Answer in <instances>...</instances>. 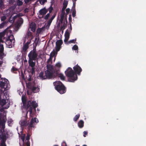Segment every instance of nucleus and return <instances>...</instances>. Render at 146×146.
Segmentation results:
<instances>
[{"label": "nucleus", "mask_w": 146, "mask_h": 146, "mask_svg": "<svg viewBox=\"0 0 146 146\" xmlns=\"http://www.w3.org/2000/svg\"><path fill=\"white\" fill-rule=\"evenodd\" d=\"M22 100L23 106L25 108L27 109L29 108V111L30 116L33 117V115L35 114L36 113V108L37 107L38 105L35 101H29L27 102L26 98L23 96L22 97Z\"/></svg>", "instance_id": "obj_1"}, {"label": "nucleus", "mask_w": 146, "mask_h": 146, "mask_svg": "<svg viewBox=\"0 0 146 146\" xmlns=\"http://www.w3.org/2000/svg\"><path fill=\"white\" fill-rule=\"evenodd\" d=\"M66 76L68 77V80L70 82H73L77 79V76L72 69L69 67L65 72Z\"/></svg>", "instance_id": "obj_2"}, {"label": "nucleus", "mask_w": 146, "mask_h": 146, "mask_svg": "<svg viewBox=\"0 0 146 146\" xmlns=\"http://www.w3.org/2000/svg\"><path fill=\"white\" fill-rule=\"evenodd\" d=\"M55 85V89L60 94H62L65 93L66 91V88L64 84L60 81H58Z\"/></svg>", "instance_id": "obj_3"}, {"label": "nucleus", "mask_w": 146, "mask_h": 146, "mask_svg": "<svg viewBox=\"0 0 146 146\" xmlns=\"http://www.w3.org/2000/svg\"><path fill=\"white\" fill-rule=\"evenodd\" d=\"M27 87L30 89L34 93H36L39 91V86L34 82H29L27 84Z\"/></svg>", "instance_id": "obj_4"}, {"label": "nucleus", "mask_w": 146, "mask_h": 146, "mask_svg": "<svg viewBox=\"0 0 146 146\" xmlns=\"http://www.w3.org/2000/svg\"><path fill=\"white\" fill-rule=\"evenodd\" d=\"M54 73V72L46 70L45 71L44 75V72H41L39 74V76L41 79H50L52 77Z\"/></svg>", "instance_id": "obj_5"}, {"label": "nucleus", "mask_w": 146, "mask_h": 146, "mask_svg": "<svg viewBox=\"0 0 146 146\" xmlns=\"http://www.w3.org/2000/svg\"><path fill=\"white\" fill-rule=\"evenodd\" d=\"M29 59L35 60L37 59L38 54L36 50V47H34L33 50H31L28 55Z\"/></svg>", "instance_id": "obj_6"}, {"label": "nucleus", "mask_w": 146, "mask_h": 146, "mask_svg": "<svg viewBox=\"0 0 146 146\" xmlns=\"http://www.w3.org/2000/svg\"><path fill=\"white\" fill-rule=\"evenodd\" d=\"M15 42V40L13 36L11 35L8 37L5 43L8 46V47L11 48L13 46H14Z\"/></svg>", "instance_id": "obj_7"}, {"label": "nucleus", "mask_w": 146, "mask_h": 146, "mask_svg": "<svg viewBox=\"0 0 146 146\" xmlns=\"http://www.w3.org/2000/svg\"><path fill=\"white\" fill-rule=\"evenodd\" d=\"M8 135L7 133H2V134H0V140H1V146H6L5 142L8 138Z\"/></svg>", "instance_id": "obj_8"}, {"label": "nucleus", "mask_w": 146, "mask_h": 146, "mask_svg": "<svg viewBox=\"0 0 146 146\" xmlns=\"http://www.w3.org/2000/svg\"><path fill=\"white\" fill-rule=\"evenodd\" d=\"M75 74L80 75L82 70L81 68L78 64L75 65L73 68Z\"/></svg>", "instance_id": "obj_9"}, {"label": "nucleus", "mask_w": 146, "mask_h": 146, "mask_svg": "<svg viewBox=\"0 0 146 146\" xmlns=\"http://www.w3.org/2000/svg\"><path fill=\"white\" fill-rule=\"evenodd\" d=\"M63 42L62 40L60 39L57 41L56 43V47H55L56 50V52H58L60 50L61 45L62 43Z\"/></svg>", "instance_id": "obj_10"}, {"label": "nucleus", "mask_w": 146, "mask_h": 146, "mask_svg": "<svg viewBox=\"0 0 146 146\" xmlns=\"http://www.w3.org/2000/svg\"><path fill=\"white\" fill-rule=\"evenodd\" d=\"M38 122V119L36 117L33 118L31 119L30 124L28 125L29 128L30 127H34V125L35 123H37Z\"/></svg>", "instance_id": "obj_11"}, {"label": "nucleus", "mask_w": 146, "mask_h": 146, "mask_svg": "<svg viewBox=\"0 0 146 146\" xmlns=\"http://www.w3.org/2000/svg\"><path fill=\"white\" fill-rule=\"evenodd\" d=\"M30 135L29 133L27 135L26 139L25 140V143L23 145V146H30V142L29 141Z\"/></svg>", "instance_id": "obj_12"}, {"label": "nucleus", "mask_w": 146, "mask_h": 146, "mask_svg": "<svg viewBox=\"0 0 146 146\" xmlns=\"http://www.w3.org/2000/svg\"><path fill=\"white\" fill-rule=\"evenodd\" d=\"M33 60H30V59H29L28 60L29 66L31 67H34L36 64L35 62H33Z\"/></svg>", "instance_id": "obj_13"}, {"label": "nucleus", "mask_w": 146, "mask_h": 146, "mask_svg": "<svg viewBox=\"0 0 146 146\" xmlns=\"http://www.w3.org/2000/svg\"><path fill=\"white\" fill-rule=\"evenodd\" d=\"M4 47L3 45L2 44H0V57H1L4 55Z\"/></svg>", "instance_id": "obj_14"}, {"label": "nucleus", "mask_w": 146, "mask_h": 146, "mask_svg": "<svg viewBox=\"0 0 146 146\" xmlns=\"http://www.w3.org/2000/svg\"><path fill=\"white\" fill-rule=\"evenodd\" d=\"M6 119H5V118H3V121L1 123L0 127L1 126L2 129H3V132H4V129L5 128V123L6 122Z\"/></svg>", "instance_id": "obj_15"}, {"label": "nucleus", "mask_w": 146, "mask_h": 146, "mask_svg": "<svg viewBox=\"0 0 146 146\" xmlns=\"http://www.w3.org/2000/svg\"><path fill=\"white\" fill-rule=\"evenodd\" d=\"M47 11H48L45 8H44L40 9L39 12L41 15H45Z\"/></svg>", "instance_id": "obj_16"}, {"label": "nucleus", "mask_w": 146, "mask_h": 146, "mask_svg": "<svg viewBox=\"0 0 146 146\" xmlns=\"http://www.w3.org/2000/svg\"><path fill=\"white\" fill-rule=\"evenodd\" d=\"M7 79H4V81H1L0 82V87L1 88H4L5 84L7 82Z\"/></svg>", "instance_id": "obj_17"}, {"label": "nucleus", "mask_w": 146, "mask_h": 146, "mask_svg": "<svg viewBox=\"0 0 146 146\" xmlns=\"http://www.w3.org/2000/svg\"><path fill=\"white\" fill-rule=\"evenodd\" d=\"M47 70L49 71L54 72V69L52 66L50 64H47L46 65Z\"/></svg>", "instance_id": "obj_18"}, {"label": "nucleus", "mask_w": 146, "mask_h": 146, "mask_svg": "<svg viewBox=\"0 0 146 146\" xmlns=\"http://www.w3.org/2000/svg\"><path fill=\"white\" fill-rule=\"evenodd\" d=\"M84 121L83 120H81L79 121L78 123V126L80 128H82L84 126Z\"/></svg>", "instance_id": "obj_19"}, {"label": "nucleus", "mask_w": 146, "mask_h": 146, "mask_svg": "<svg viewBox=\"0 0 146 146\" xmlns=\"http://www.w3.org/2000/svg\"><path fill=\"white\" fill-rule=\"evenodd\" d=\"M35 27L36 25L35 23H32L31 25V30L33 32H34L35 31L36 29Z\"/></svg>", "instance_id": "obj_20"}, {"label": "nucleus", "mask_w": 146, "mask_h": 146, "mask_svg": "<svg viewBox=\"0 0 146 146\" xmlns=\"http://www.w3.org/2000/svg\"><path fill=\"white\" fill-rule=\"evenodd\" d=\"M20 123L21 126H25L27 125V122L25 120H21L20 121Z\"/></svg>", "instance_id": "obj_21"}, {"label": "nucleus", "mask_w": 146, "mask_h": 146, "mask_svg": "<svg viewBox=\"0 0 146 146\" xmlns=\"http://www.w3.org/2000/svg\"><path fill=\"white\" fill-rule=\"evenodd\" d=\"M7 22L6 21H4L2 22L1 24H0V29L4 28L6 26V24Z\"/></svg>", "instance_id": "obj_22"}, {"label": "nucleus", "mask_w": 146, "mask_h": 146, "mask_svg": "<svg viewBox=\"0 0 146 146\" xmlns=\"http://www.w3.org/2000/svg\"><path fill=\"white\" fill-rule=\"evenodd\" d=\"M25 134H22L21 136V139L23 141V145L25 143Z\"/></svg>", "instance_id": "obj_23"}, {"label": "nucleus", "mask_w": 146, "mask_h": 146, "mask_svg": "<svg viewBox=\"0 0 146 146\" xmlns=\"http://www.w3.org/2000/svg\"><path fill=\"white\" fill-rule=\"evenodd\" d=\"M57 52L56 50L55 51L54 50L51 53L50 55V56L53 57L55 54H57Z\"/></svg>", "instance_id": "obj_24"}, {"label": "nucleus", "mask_w": 146, "mask_h": 146, "mask_svg": "<svg viewBox=\"0 0 146 146\" xmlns=\"http://www.w3.org/2000/svg\"><path fill=\"white\" fill-rule=\"evenodd\" d=\"M73 7L74 8L72 11V15L73 17H74L76 16V10L75 8V7H74V6H73Z\"/></svg>", "instance_id": "obj_25"}, {"label": "nucleus", "mask_w": 146, "mask_h": 146, "mask_svg": "<svg viewBox=\"0 0 146 146\" xmlns=\"http://www.w3.org/2000/svg\"><path fill=\"white\" fill-rule=\"evenodd\" d=\"M23 20L21 18H19L17 21V23L19 24H22L23 23Z\"/></svg>", "instance_id": "obj_26"}, {"label": "nucleus", "mask_w": 146, "mask_h": 146, "mask_svg": "<svg viewBox=\"0 0 146 146\" xmlns=\"http://www.w3.org/2000/svg\"><path fill=\"white\" fill-rule=\"evenodd\" d=\"M6 14L8 16H9L12 15V13L10 9H8L6 10Z\"/></svg>", "instance_id": "obj_27"}, {"label": "nucleus", "mask_w": 146, "mask_h": 146, "mask_svg": "<svg viewBox=\"0 0 146 146\" xmlns=\"http://www.w3.org/2000/svg\"><path fill=\"white\" fill-rule=\"evenodd\" d=\"M80 116V114H78L76 115L73 119V120L74 121H76L79 118Z\"/></svg>", "instance_id": "obj_28"}, {"label": "nucleus", "mask_w": 146, "mask_h": 146, "mask_svg": "<svg viewBox=\"0 0 146 146\" xmlns=\"http://www.w3.org/2000/svg\"><path fill=\"white\" fill-rule=\"evenodd\" d=\"M31 68L30 70V72L32 75H33L35 73V67H31Z\"/></svg>", "instance_id": "obj_29"}, {"label": "nucleus", "mask_w": 146, "mask_h": 146, "mask_svg": "<svg viewBox=\"0 0 146 146\" xmlns=\"http://www.w3.org/2000/svg\"><path fill=\"white\" fill-rule=\"evenodd\" d=\"M17 5L18 6H21L23 4L22 1L20 0H17Z\"/></svg>", "instance_id": "obj_30"}, {"label": "nucleus", "mask_w": 146, "mask_h": 146, "mask_svg": "<svg viewBox=\"0 0 146 146\" xmlns=\"http://www.w3.org/2000/svg\"><path fill=\"white\" fill-rule=\"evenodd\" d=\"M58 76L62 80H64L65 79V76L62 74L60 73L58 74Z\"/></svg>", "instance_id": "obj_31"}, {"label": "nucleus", "mask_w": 146, "mask_h": 146, "mask_svg": "<svg viewBox=\"0 0 146 146\" xmlns=\"http://www.w3.org/2000/svg\"><path fill=\"white\" fill-rule=\"evenodd\" d=\"M70 33L68 30H67L65 33V37L69 38Z\"/></svg>", "instance_id": "obj_32"}, {"label": "nucleus", "mask_w": 146, "mask_h": 146, "mask_svg": "<svg viewBox=\"0 0 146 146\" xmlns=\"http://www.w3.org/2000/svg\"><path fill=\"white\" fill-rule=\"evenodd\" d=\"M29 48V46L25 44L23 46V50L24 51H25Z\"/></svg>", "instance_id": "obj_33"}, {"label": "nucleus", "mask_w": 146, "mask_h": 146, "mask_svg": "<svg viewBox=\"0 0 146 146\" xmlns=\"http://www.w3.org/2000/svg\"><path fill=\"white\" fill-rule=\"evenodd\" d=\"M44 29V28L42 27V28H38L37 30V33L38 34H40L42 31Z\"/></svg>", "instance_id": "obj_34"}, {"label": "nucleus", "mask_w": 146, "mask_h": 146, "mask_svg": "<svg viewBox=\"0 0 146 146\" xmlns=\"http://www.w3.org/2000/svg\"><path fill=\"white\" fill-rule=\"evenodd\" d=\"M40 3L42 5H44L45 3L47 2V0H39Z\"/></svg>", "instance_id": "obj_35"}, {"label": "nucleus", "mask_w": 146, "mask_h": 146, "mask_svg": "<svg viewBox=\"0 0 146 146\" xmlns=\"http://www.w3.org/2000/svg\"><path fill=\"white\" fill-rule=\"evenodd\" d=\"M76 38H75L74 39L70 40L68 42V44H70L71 43H75V42L76 41Z\"/></svg>", "instance_id": "obj_36"}, {"label": "nucleus", "mask_w": 146, "mask_h": 146, "mask_svg": "<svg viewBox=\"0 0 146 146\" xmlns=\"http://www.w3.org/2000/svg\"><path fill=\"white\" fill-rule=\"evenodd\" d=\"M69 38L65 37V38L64 40V42L65 44H68V40Z\"/></svg>", "instance_id": "obj_37"}, {"label": "nucleus", "mask_w": 146, "mask_h": 146, "mask_svg": "<svg viewBox=\"0 0 146 146\" xmlns=\"http://www.w3.org/2000/svg\"><path fill=\"white\" fill-rule=\"evenodd\" d=\"M78 49V46L76 45H74L72 47V49L74 50H77Z\"/></svg>", "instance_id": "obj_38"}, {"label": "nucleus", "mask_w": 146, "mask_h": 146, "mask_svg": "<svg viewBox=\"0 0 146 146\" xmlns=\"http://www.w3.org/2000/svg\"><path fill=\"white\" fill-rule=\"evenodd\" d=\"M17 69L13 66V67L11 69V71L13 72H15L17 71Z\"/></svg>", "instance_id": "obj_39"}, {"label": "nucleus", "mask_w": 146, "mask_h": 146, "mask_svg": "<svg viewBox=\"0 0 146 146\" xmlns=\"http://www.w3.org/2000/svg\"><path fill=\"white\" fill-rule=\"evenodd\" d=\"M52 57L50 56L49 58L48 59L47 61H46V63L47 64H49V62L52 61Z\"/></svg>", "instance_id": "obj_40"}, {"label": "nucleus", "mask_w": 146, "mask_h": 146, "mask_svg": "<svg viewBox=\"0 0 146 146\" xmlns=\"http://www.w3.org/2000/svg\"><path fill=\"white\" fill-rule=\"evenodd\" d=\"M67 5L68 2H64L63 4V7L66 8L67 7Z\"/></svg>", "instance_id": "obj_41"}, {"label": "nucleus", "mask_w": 146, "mask_h": 146, "mask_svg": "<svg viewBox=\"0 0 146 146\" xmlns=\"http://www.w3.org/2000/svg\"><path fill=\"white\" fill-rule=\"evenodd\" d=\"M56 15V12L54 13V15L52 16V17L50 19L52 21L53 20V19H54V18L55 17Z\"/></svg>", "instance_id": "obj_42"}, {"label": "nucleus", "mask_w": 146, "mask_h": 146, "mask_svg": "<svg viewBox=\"0 0 146 146\" xmlns=\"http://www.w3.org/2000/svg\"><path fill=\"white\" fill-rule=\"evenodd\" d=\"M6 17L5 16H3L1 17V21L3 22L5 21H4L6 19Z\"/></svg>", "instance_id": "obj_43"}, {"label": "nucleus", "mask_w": 146, "mask_h": 146, "mask_svg": "<svg viewBox=\"0 0 146 146\" xmlns=\"http://www.w3.org/2000/svg\"><path fill=\"white\" fill-rule=\"evenodd\" d=\"M50 16V13H48L44 17V19L45 20H47L48 19Z\"/></svg>", "instance_id": "obj_44"}, {"label": "nucleus", "mask_w": 146, "mask_h": 146, "mask_svg": "<svg viewBox=\"0 0 146 146\" xmlns=\"http://www.w3.org/2000/svg\"><path fill=\"white\" fill-rule=\"evenodd\" d=\"M55 66L58 68H60L61 66V65L60 63L58 62L55 65Z\"/></svg>", "instance_id": "obj_45"}, {"label": "nucleus", "mask_w": 146, "mask_h": 146, "mask_svg": "<svg viewBox=\"0 0 146 146\" xmlns=\"http://www.w3.org/2000/svg\"><path fill=\"white\" fill-rule=\"evenodd\" d=\"M65 14V12H62L60 15V17L64 18Z\"/></svg>", "instance_id": "obj_46"}, {"label": "nucleus", "mask_w": 146, "mask_h": 146, "mask_svg": "<svg viewBox=\"0 0 146 146\" xmlns=\"http://www.w3.org/2000/svg\"><path fill=\"white\" fill-rule=\"evenodd\" d=\"M53 10V8L52 6H50L49 8V13H51L52 10Z\"/></svg>", "instance_id": "obj_47"}, {"label": "nucleus", "mask_w": 146, "mask_h": 146, "mask_svg": "<svg viewBox=\"0 0 146 146\" xmlns=\"http://www.w3.org/2000/svg\"><path fill=\"white\" fill-rule=\"evenodd\" d=\"M3 5V0H0V8H1Z\"/></svg>", "instance_id": "obj_48"}, {"label": "nucleus", "mask_w": 146, "mask_h": 146, "mask_svg": "<svg viewBox=\"0 0 146 146\" xmlns=\"http://www.w3.org/2000/svg\"><path fill=\"white\" fill-rule=\"evenodd\" d=\"M52 21L50 19H49L47 22L48 25H50L52 22Z\"/></svg>", "instance_id": "obj_49"}, {"label": "nucleus", "mask_w": 146, "mask_h": 146, "mask_svg": "<svg viewBox=\"0 0 146 146\" xmlns=\"http://www.w3.org/2000/svg\"><path fill=\"white\" fill-rule=\"evenodd\" d=\"M64 18L60 17V19L59 20V22L61 23H62Z\"/></svg>", "instance_id": "obj_50"}, {"label": "nucleus", "mask_w": 146, "mask_h": 146, "mask_svg": "<svg viewBox=\"0 0 146 146\" xmlns=\"http://www.w3.org/2000/svg\"><path fill=\"white\" fill-rule=\"evenodd\" d=\"M32 0H24V1L25 4H27Z\"/></svg>", "instance_id": "obj_51"}, {"label": "nucleus", "mask_w": 146, "mask_h": 146, "mask_svg": "<svg viewBox=\"0 0 146 146\" xmlns=\"http://www.w3.org/2000/svg\"><path fill=\"white\" fill-rule=\"evenodd\" d=\"M70 9L69 8H67L66 9V11L67 13V14H68L70 12Z\"/></svg>", "instance_id": "obj_52"}, {"label": "nucleus", "mask_w": 146, "mask_h": 146, "mask_svg": "<svg viewBox=\"0 0 146 146\" xmlns=\"http://www.w3.org/2000/svg\"><path fill=\"white\" fill-rule=\"evenodd\" d=\"M9 21L11 22H13L14 21H13V19H12V18L11 17L9 19Z\"/></svg>", "instance_id": "obj_53"}, {"label": "nucleus", "mask_w": 146, "mask_h": 146, "mask_svg": "<svg viewBox=\"0 0 146 146\" xmlns=\"http://www.w3.org/2000/svg\"><path fill=\"white\" fill-rule=\"evenodd\" d=\"M68 20L69 22H71L72 21V18H71V16L70 15H69V18H68Z\"/></svg>", "instance_id": "obj_54"}, {"label": "nucleus", "mask_w": 146, "mask_h": 146, "mask_svg": "<svg viewBox=\"0 0 146 146\" xmlns=\"http://www.w3.org/2000/svg\"><path fill=\"white\" fill-rule=\"evenodd\" d=\"M84 133V135H83V136L84 137H86V135H87V134H88V132L87 131H84L83 132Z\"/></svg>", "instance_id": "obj_55"}, {"label": "nucleus", "mask_w": 146, "mask_h": 146, "mask_svg": "<svg viewBox=\"0 0 146 146\" xmlns=\"http://www.w3.org/2000/svg\"><path fill=\"white\" fill-rule=\"evenodd\" d=\"M18 17L17 15H16L15 16H14L12 18V19H13V21H14Z\"/></svg>", "instance_id": "obj_56"}, {"label": "nucleus", "mask_w": 146, "mask_h": 146, "mask_svg": "<svg viewBox=\"0 0 146 146\" xmlns=\"http://www.w3.org/2000/svg\"><path fill=\"white\" fill-rule=\"evenodd\" d=\"M27 35L28 36H30L31 35V33L30 31H28L27 33Z\"/></svg>", "instance_id": "obj_57"}, {"label": "nucleus", "mask_w": 146, "mask_h": 146, "mask_svg": "<svg viewBox=\"0 0 146 146\" xmlns=\"http://www.w3.org/2000/svg\"><path fill=\"white\" fill-rule=\"evenodd\" d=\"M73 2V5L74 6V7H75L76 1L77 0H72Z\"/></svg>", "instance_id": "obj_58"}, {"label": "nucleus", "mask_w": 146, "mask_h": 146, "mask_svg": "<svg viewBox=\"0 0 146 146\" xmlns=\"http://www.w3.org/2000/svg\"><path fill=\"white\" fill-rule=\"evenodd\" d=\"M1 103H2L3 105H4L6 104V101L5 100H3L1 101Z\"/></svg>", "instance_id": "obj_59"}, {"label": "nucleus", "mask_w": 146, "mask_h": 146, "mask_svg": "<svg viewBox=\"0 0 146 146\" xmlns=\"http://www.w3.org/2000/svg\"><path fill=\"white\" fill-rule=\"evenodd\" d=\"M64 24H63V25L61 27L60 29L61 30L64 29H65Z\"/></svg>", "instance_id": "obj_60"}, {"label": "nucleus", "mask_w": 146, "mask_h": 146, "mask_svg": "<svg viewBox=\"0 0 146 146\" xmlns=\"http://www.w3.org/2000/svg\"><path fill=\"white\" fill-rule=\"evenodd\" d=\"M31 40H30L29 41H27L25 44L29 46V44L30 43Z\"/></svg>", "instance_id": "obj_61"}, {"label": "nucleus", "mask_w": 146, "mask_h": 146, "mask_svg": "<svg viewBox=\"0 0 146 146\" xmlns=\"http://www.w3.org/2000/svg\"><path fill=\"white\" fill-rule=\"evenodd\" d=\"M66 9V8L64 7H63L62 8L61 11L62 12H65V10Z\"/></svg>", "instance_id": "obj_62"}, {"label": "nucleus", "mask_w": 146, "mask_h": 146, "mask_svg": "<svg viewBox=\"0 0 146 146\" xmlns=\"http://www.w3.org/2000/svg\"><path fill=\"white\" fill-rule=\"evenodd\" d=\"M29 78L28 79V80L29 81H31V76H29Z\"/></svg>", "instance_id": "obj_63"}, {"label": "nucleus", "mask_w": 146, "mask_h": 146, "mask_svg": "<svg viewBox=\"0 0 146 146\" xmlns=\"http://www.w3.org/2000/svg\"><path fill=\"white\" fill-rule=\"evenodd\" d=\"M3 41L2 40V38L0 37V43L1 42L3 43ZM0 44H1L0 43Z\"/></svg>", "instance_id": "obj_64"}]
</instances>
